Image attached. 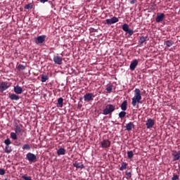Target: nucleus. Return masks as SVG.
<instances>
[{
    "mask_svg": "<svg viewBox=\"0 0 180 180\" xmlns=\"http://www.w3.org/2000/svg\"><path fill=\"white\" fill-rule=\"evenodd\" d=\"M65 153H66V150L65 148H60L59 150L56 151V154L59 156L64 155H65Z\"/></svg>",
    "mask_w": 180,
    "mask_h": 180,
    "instance_id": "nucleus-17",
    "label": "nucleus"
},
{
    "mask_svg": "<svg viewBox=\"0 0 180 180\" xmlns=\"http://www.w3.org/2000/svg\"><path fill=\"white\" fill-rule=\"evenodd\" d=\"M105 25H111L112 24H115L116 22H119V18L117 17H112V18L107 19L105 21Z\"/></svg>",
    "mask_w": 180,
    "mask_h": 180,
    "instance_id": "nucleus-6",
    "label": "nucleus"
},
{
    "mask_svg": "<svg viewBox=\"0 0 180 180\" xmlns=\"http://www.w3.org/2000/svg\"><path fill=\"white\" fill-rule=\"evenodd\" d=\"M8 98L13 101H18L20 98L19 96L15 94H10V96H8Z\"/></svg>",
    "mask_w": 180,
    "mask_h": 180,
    "instance_id": "nucleus-18",
    "label": "nucleus"
},
{
    "mask_svg": "<svg viewBox=\"0 0 180 180\" xmlns=\"http://www.w3.org/2000/svg\"><path fill=\"white\" fill-rule=\"evenodd\" d=\"M110 144H111L110 141L105 139V140H103V141H101V146L103 148H108L110 147Z\"/></svg>",
    "mask_w": 180,
    "mask_h": 180,
    "instance_id": "nucleus-11",
    "label": "nucleus"
},
{
    "mask_svg": "<svg viewBox=\"0 0 180 180\" xmlns=\"http://www.w3.org/2000/svg\"><path fill=\"white\" fill-rule=\"evenodd\" d=\"M172 155H173V161H178L180 158V150L176 151L175 150H172Z\"/></svg>",
    "mask_w": 180,
    "mask_h": 180,
    "instance_id": "nucleus-9",
    "label": "nucleus"
},
{
    "mask_svg": "<svg viewBox=\"0 0 180 180\" xmlns=\"http://www.w3.org/2000/svg\"><path fill=\"white\" fill-rule=\"evenodd\" d=\"M39 2H41V4H45L46 2H49V0H39Z\"/></svg>",
    "mask_w": 180,
    "mask_h": 180,
    "instance_id": "nucleus-41",
    "label": "nucleus"
},
{
    "mask_svg": "<svg viewBox=\"0 0 180 180\" xmlns=\"http://www.w3.org/2000/svg\"><path fill=\"white\" fill-rule=\"evenodd\" d=\"M137 65H138V60H132L131 63H130V65H129L130 70L131 71L135 70L136 68H137Z\"/></svg>",
    "mask_w": 180,
    "mask_h": 180,
    "instance_id": "nucleus-14",
    "label": "nucleus"
},
{
    "mask_svg": "<svg viewBox=\"0 0 180 180\" xmlns=\"http://www.w3.org/2000/svg\"><path fill=\"white\" fill-rule=\"evenodd\" d=\"M56 107L58 108L63 107V98H59V99H58V103L56 104Z\"/></svg>",
    "mask_w": 180,
    "mask_h": 180,
    "instance_id": "nucleus-21",
    "label": "nucleus"
},
{
    "mask_svg": "<svg viewBox=\"0 0 180 180\" xmlns=\"http://www.w3.org/2000/svg\"><path fill=\"white\" fill-rule=\"evenodd\" d=\"M14 133H16L17 135H20L22 136V134H23V136L26 137L27 136V132L22 129V125L20 124L19 125H16L15 126V132Z\"/></svg>",
    "mask_w": 180,
    "mask_h": 180,
    "instance_id": "nucleus-3",
    "label": "nucleus"
},
{
    "mask_svg": "<svg viewBox=\"0 0 180 180\" xmlns=\"http://www.w3.org/2000/svg\"><path fill=\"white\" fill-rule=\"evenodd\" d=\"M179 171H180V165H179Z\"/></svg>",
    "mask_w": 180,
    "mask_h": 180,
    "instance_id": "nucleus-43",
    "label": "nucleus"
},
{
    "mask_svg": "<svg viewBox=\"0 0 180 180\" xmlns=\"http://www.w3.org/2000/svg\"><path fill=\"white\" fill-rule=\"evenodd\" d=\"M155 124V122L153 119H148V122H146V126L147 129H152L153 127Z\"/></svg>",
    "mask_w": 180,
    "mask_h": 180,
    "instance_id": "nucleus-13",
    "label": "nucleus"
},
{
    "mask_svg": "<svg viewBox=\"0 0 180 180\" xmlns=\"http://www.w3.org/2000/svg\"><path fill=\"white\" fill-rule=\"evenodd\" d=\"M122 30H123L124 32H127L128 30H131L129 28V25L128 24H124L122 26Z\"/></svg>",
    "mask_w": 180,
    "mask_h": 180,
    "instance_id": "nucleus-26",
    "label": "nucleus"
},
{
    "mask_svg": "<svg viewBox=\"0 0 180 180\" xmlns=\"http://www.w3.org/2000/svg\"><path fill=\"white\" fill-rule=\"evenodd\" d=\"M141 91L139 89H134V96L132 97V106H138L137 104L141 103Z\"/></svg>",
    "mask_w": 180,
    "mask_h": 180,
    "instance_id": "nucleus-1",
    "label": "nucleus"
},
{
    "mask_svg": "<svg viewBox=\"0 0 180 180\" xmlns=\"http://www.w3.org/2000/svg\"><path fill=\"white\" fill-rule=\"evenodd\" d=\"M115 110V105H112V104H108L105 105V109L103 110V115H111L113 112Z\"/></svg>",
    "mask_w": 180,
    "mask_h": 180,
    "instance_id": "nucleus-2",
    "label": "nucleus"
},
{
    "mask_svg": "<svg viewBox=\"0 0 180 180\" xmlns=\"http://www.w3.org/2000/svg\"><path fill=\"white\" fill-rule=\"evenodd\" d=\"M4 174H6V170L4 169H0V175L4 176Z\"/></svg>",
    "mask_w": 180,
    "mask_h": 180,
    "instance_id": "nucleus-39",
    "label": "nucleus"
},
{
    "mask_svg": "<svg viewBox=\"0 0 180 180\" xmlns=\"http://www.w3.org/2000/svg\"><path fill=\"white\" fill-rule=\"evenodd\" d=\"M4 143L6 144V146H10L11 144V140L10 139H6V141H4Z\"/></svg>",
    "mask_w": 180,
    "mask_h": 180,
    "instance_id": "nucleus-38",
    "label": "nucleus"
},
{
    "mask_svg": "<svg viewBox=\"0 0 180 180\" xmlns=\"http://www.w3.org/2000/svg\"><path fill=\"white\" fill-rule=\"evenodd\" d=\"M121 110L125 111L127 110V101H124L121 104Z\"/></svg>",
    "mask_w": 180,
    "mask_h": 180,
    "instance_id": "nucleus-20",
    "label": "nucleus"
},
{
    "mask_svg": "<svg viewBox=\"0 0 180 180\" xmlns=\"http://www.w3.org/2000/svg\"><path fill=\"white\" fill-rule=\"evenodd\" d=\"M171 180H179V176L178 174H173V177H172Z\"/></svg>",
    "mask_w": 180,
    "mask_h": 180,
    "instance_id": "nucleus-36",
    "label": "nucleus"
},
{
    "mask_svg": "<svg viewBox=\"0 0 180 180\" xmlns=\"http://www.w3.org/2000/svg\"><path fill=\"white\" fill-rule=\"evenodd\" d=\"M23 92L22 88L18 85L14 86V93L16 94H22Z\"/></svg>",
    "mask_w": 180,
    "mask_h": 180,
    "instance_id": "nucleus-15",
    "label": "nucleus"
},
{
    "mask_svg": "<svg viewBox=\"0 0 180 180\" xmlns=\"http://www.w3.org/2000/svg\"><path fill=\"white\" fill-rule=\"evenodd\" d=\"M62 61H63V58H61V56H53L54 64L61 65Z\"/></svg>",
    "mask_w": 180,
    "mask_h": 180,
    "instance_id": "nucleus-12",
    "label": "nucleus"
},
{
    "mask_svg": "<svg viewBox=\"0 0 180 180\" xmlns=\"http://www.w3.org/2000/svg\"><path fill=\"white\" fill-rule=\"evenodd\" d=\"M108 93L110 94L112 92V86H108L107 89H105Z\"/></svg>",
    "mask_w": 180,
    "mask_h": 180,
    "instance_id": "nucleus-35",
    "label": "nucleus"
},
{
    "mask_svg": "<svg viewBox=\"0 0 180 180\" xmlns=\"http://www.w3.org/2000/svg\"><path fill=\"white\" fill-rule=\"evenodd\" d=\"M49 80V76L45 75L44 74L41 75V82L44 83L46 81Z\"/></svg>",
    "mask_w": 180,
    "mask_h": 180,
    "instance_id": "nucleus-22",
    "label": "nucleus"
},
{
    "mask_svg": "<svg viewBox=\"0 0 180 180\" xmlns=\"http://www.w3.org/2000/svg\"><path fill=\"white\" fill-rule=\"evenodd\" d=\"M148 39V37H140V38L139 39V44L140 46H142L143 44V43H145L146 41V39Z\"/></svg>",
    "mask_w": 180,
    "mask_h": 180,
    "instance_id": "nucleus-19",
    "label": "nucleus"
},
{
    "mask_svg": "<svg viewBox=\"0 0 180 180\" xmlns=\"http://www.w3.org/2000/svg\"><path fill=\"white\" fill-rule=\"evenodd\" d=\"M25 69H26V67L22 65H18V67L17 68V70H18L19 71L24 70Z\"/></svg>",
    "mask_w": 180,
    "mask_h": 180,
    "instance_id": "nucleus-34",
    "label": "nucleus"
},
{
    "mask_svg": "<svg viewBox=\"0 0 180 180\" xmlns=\"http://www.w3.org/2000/svg\"><path fill=\"white\" fill-rule=\"evenodd\" d=\"M45 39H46V35H42V36H39V37H37V38H35L34 39V41L37 44H42L43 43H44Z\"/></svg>",
    "mask_w": 180,
    "mask_h": 180,
    "instance_id": "nucleus-8",
    "label": "nucleus"
},
{
    "mask_svg": "<svg viewBox=\"0 0 180 180\" xmlns=\"http://www.w3.org/2000/svg\"><path fill=\"white\" fill-rule=\"evenodd\" d=\"M33 8V4L32 3L27 4V5L25 6V10H30Z\"/></svg>",
    "mask_w": 180,
    "mask_h": 180,
    "instance_id": "nucleus-27",
    "label": "nucleus"
},
{
    "mask_svg": "<svg viewBox=\"0 0 180 180\" xmlns=\"http://www.w3.org/2000/svg\"><path fill=\"white\" fill-rule=\"evenodd\" d=\"M4 180H8V179H4Z\"/></svg>",
    "mask_w": 180,
    "mask_h": 180,
    "instance_id": "nucleus-44",
    "label": "nucleus"
},
{
    "mask_svg": "<svg viewBox=\"0 0 180 180\" xmlns=\"http://www.w3.org/2000/svg\"><path fill=\"white\" fill-rule=\"evenodd\" d=\"M126 179H129L131 178V172L126 171L125 172Z\"/></svg>",
    "mask_w": 180,
    "mask_h": 180,
    "instance_id": "nucleus-31",
    "label": "nucleus"
},
{
    "mask_svg": "<svg viewBox=\"0 0 180 180\" xmlns=\"http://www.w3.org/2000/svg\"><path fill=\"white\" fill-rule=\"evenodd\" d=\"M165 45H167V47H171L173 45V41L172 40H167L165 41Z\"/></svg>",
    "mask_w": 180,
    "mask_h": 180,
    "instance_id": "nucleus-29",
    "label": "nucleus"
},
{
    "mask_svg": "<svg viewBox=\"0 0 180 180\" xmlns=\"http://www.w3.org/2000/svg\"><path fill=\"white\" fill-rule=\"evenodd\" d=\"M74 167H75L77 169H84V165H79V162H75L73 164Z\"/></svg>",
    "mask_w": 180,
    "mask_h": 180,
    "instance_id": "nucleus-23",
    "label": "nucleus"
},
{
    "mask_svg": "<svg viewBox=\"0 0 180 180\" xmlns=\"http://www.w3.org/2000/svg\"><path fill=\"white\" fill-rule=\"evenodd\" d=\"M136 2H137V0H131L129 1V4L131 5H134L136 4Z\"/></svg>",
    "mask_w": 180,
    "mask_h": 180,
    "instance_id": "nucleus-40",
    "label": "nucleus"
},
{
    "mask_svg": "<svg viewBox=\"0 0 180 180\" xmlns=\"http://www.w3.org/2000/svg\"><path fill=\"white\" fill-rule=\"evenodd\" d=\"M25 159H27L30 163H34L37 161V155L32 153H27Z\"/></svg>",
    "mask_w": 180,
    "mask_h": 180,
    "instance_id": "nucleus-4",
    "label": "nucleus"
},
{
    "mask_svg": "<svg viewBox=\"0 0 180 180\" xmlns=\"http://www.w3.org/2000/svg\"><path fill=\"white\" fill-rule=\"evenodd\" d=\"M165 18V15L163 13H157V16H156V22H162L164 19Z\"/></svg>",
    "mask_w": 180,
    "mask_h": 180,
    "instance_id": "nucleus-10",
    "label": "nucleus"
},
{
    "mask_svg": "<svg viewBox=\"0 0 180 180\" xmlns=\"http://www.w3.org/2000/svg\"><path fill=\"white\" fill-rule=\"evenodd\" d=\"M5 152L6 153H11L12 152V148H11V146H6V149H5Z\"/></svg>",
    "mask_w": 180,
    "mask_h": 180,
    "instance_id": "nucleus-33",
    "label": "nucleus"
},
{
    "mask_svg": "<svg viewBox=\"0 0 180 180\" xmlns=\"http://www.w3.org/2000/svg\"><path fill=\"white\" fill-rule=\"evenodd\" d=\"M23 179H25V180H32L30 177H29V176H25V177H23Z\"/></svg>",
    "mask_w": 180,
    "mask_h": 180,
    "instance_id": "nucleus-42",
    "label": "nucleus"
},
{
    "mask_svg": "<svg viewBox=\"0 0 180 180\" xmlns=\"http://www.w3.org/2000/svg\"><path fill=\"white\" fill-rule=\"evenodd\" d=\"M30 149H31L30 145L25 144L22 146V150H30Z\"/></svg>",
    "mask_w": 180,
    "mask_h": 180,
    "instance_id": "nucleus-32",
    "label": "nucleus"
},
{
    "mask_svg": "<svg viewBox=\"0 0 180 180\" xmlns=\"http://www.w3.org/2000/svg\"><path fill=\"white\" fill-rule=\"evenodd\" d=\"M125 116H126V112H125V110H123V111L120 112V113H119V117H120V119L123 120L124 117H125Z\"/></svg>",
    "mask_w": 180,
    "mask_h": 180,
    "instance_id": "nucleus-25",
    "label": "nucleus"
},
{
    "mask_svg": "<svg viewBox=\"0 0 180 180\" xmlns=\"http://www.w3.org/2000/svg\"><path fill=\"white\" fill-rule=\"evenodd\" d=\"M124 32H126V33H128V34H129V36H133V34H134L133 30H129L128 31H124Z\"/></svg>",
    "mask_w": 180,
    "mask_h": 180,
    "instance_id": "nucleus-37",
    "label": "nucleus"
},
{
    "mask_svg": "<svg viewBox=\"0 0 180 180\" xmlns=\"http://www.w3.org/2000/svg\"><path fill=\"white\" fill-rule=\"evenodd\" d=\"M95 96L93 94V93H86V95L83 96V98L84 99V101L89 103L90 101H93V98Z\"/></svg>",
    "mask_w": 180,
    "mask_h": 180,
    "instance_id": "nucleus-7",
    "label": "nucleus"
},
{
    "mask_svg": "<svg viewBox=\"0 0 180 180\" xmlns=\"http://www.w3.org/2000/svg\"><path fill=\"white\" fill-rule=\"evenodd\" d=\"M127 156H128V158H129V160L133 159V157H134L133 151H128V152H127Z\"/></svg>",
    "mask_w": 180,
    "mask_h": 180,
    "instance_id": "nucleus-30",
    "label": "nucleus"
},
{
    "mask_svg": "<svg viewBox=\"0 0 180 180\" xmlns=\"http://www.w3.org/2000/svg\"><path fill=\"white\" fill-rule=\"evenodd\" d=\"M11 87V84L6 82H2L0 84V93H4Z\"/></svg>",
    "mask_w": 180,
    "mask_h": 180,
    "instance_id": "nucleus-5",
    "label": "nucleus"
},
{
    "mask_svg": "<svg viewBox=\"0 0 180 180\" xmlns=\"http://www.w3.org/2000/svg\"><path fill=\"white\" fill-rule=\"evenodd\" d=\"M134 128H135V125L134 124L133 122H129L126 124V130H127L128 131H131Z\"/></svg>",
    "mask_w": 180,
    "mask_h": 180,
    "instance_id": "nucleus-16",
    "label": "nucleus"
},
{
    "mask_svg": "<svg viewBox=\"0 0 180 180\" xmlns=\"http://www.w3.org/2000/svg\"><path fill=\"white\" fill-rule=\"evenodd\" d=\"M18 134L15 133V132H12L11 133V139H12L14 141L18 140Z\"/></svg>",
    "mask_w": 180,
    "mask_h": 180,
    "instance_id": "nucleus-24",
    "label": "nucleus"
},
{
    "mask_svg": "<svg viewBox=\"0 0 180 180\" xmlns=\"http://www.w3.org/2000/svg\"><path fill=\"white\" fill-rule=\"evenodd\" d=\"M127 167V163L122 162V165H121V167H120V170H121V171L125 170Z\"/></svg>",
    "mask_w": 180,
    "mask_h": 180,
    "instance_id": "nucleus-28",
    "label": "nucleus"
}]
</instances>
